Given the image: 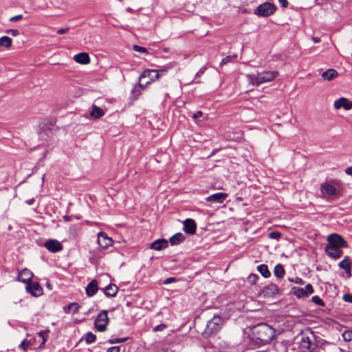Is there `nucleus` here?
<instances>
[{
  "label": "nucleus",
  "mask_w": 352,
  "mask_h": 352,
  "mask_svg": "<svg viewBox=\"0 0 352 352\" xmlns=\"http://www.w3.org/2000/svg\"><path fill=\"white\" fill-rule=\"evenodd\" d=\"M278 74L276 71H263L256 74H248L247 78L249 83L254 86H259L261 84L272 81Z\"/></svg>",
  "instance_id": "nucleus-1"
},
{
  "label": "nucleus",
  "mask_w": 352,
  "mask_h": 352,
  "mask_svg": "<svg viewBox=\"0 0 352 352\" xmlns=\"http://www.w3.org/2000/svg\"><path fill=\"white\" fill-rule=\"evenodd\" d=\"M253 333L258 340L263 342H267L274 338L275 331L274 329L268 324L261 323L254 327Z\"/></svg>",
  "instance_id": "nucleus-2"
},
{
  "label": "nucleus",
  "mask_w": 352,
  "mask_h": 352,
  "mask_svg": "<svg viewBox=\"0 0 352 352\" xmlns=\"http://www.w3.org/2000/svg\"><path fill=\"white\" fill-rule=\"evenodd\" d=\"M224 320L219 316H214L213 318L208 321L206 327L203 332V336L206 338L215 335L222 327Z\"/></svg>",
  "instance_id": "nucleus-3"
},
{
  "label": "nucleus",
  "mask_w": 352,
  "mask_h": 352,
  "mask_svg": "<svg viewBox=\"0 0 352 352\" xmlns=\"http://www.w3.org/2000/svg\"><path fill=\"white\" fill-rule=\"evenodd\" d=\"M276 10L274 4L265 2L259 5L254 10V14L259 16L267 17L272 15Z\"/></svg>",
  "instance_id": "nucleus-4"
},
{
  "label": "nucleus",
  "mask_w": 352,
  "mask_h": 352,
  "mask_svg": "<svg viewBox=\"0 0 352 352\" xmlns=\"http://www.w3.org/2000/svg\"><path fill=\"white\" fill-rule=\"evenodd\" d=\"M108 311L106 310H102L100 311L96 320H95V326L96 329L100 332H103L107 329V324L109 322V318H108Z\"/></svg>",
  "instance_id": "nucleus-5"
},
{
  "label": "nucleus",
  "mask_w": 352,
  "mask_h": 352,
  "mask_svg": "<svg viewBox=\"0 0 352 352\" xmlns=\"http://www.w3.org/2000/svg\"><path fill=\"white\" fill-rule=\"evenodd\" d=\"M328 245L339 248H346L347 243L338 234H329L327 237Z\"/></svg>",
  "instance_id": "nucleus-6"
},
{
  "label": "nucleus",
  "mask_w": 352,
  "mask_h": 352,
  "mask_svg": "<svg viewBox=\"0 0 352 352\" xmlns=\"http://www.w3.org/2000/svg\"><path fill=\"white\" fill-rule=\"evenodd\" d=\"M278 292V287L274 284H270L264 287L259 292L258 296L263 298L272 296Z\"/></svg>",
  "instance_id": "nucleus-7"
},
{
  "label": "nucleus",
  "mask_w": 352,
  "mask_h": 352,
  "mask_svg": "<svg viewBox=\"0 0 352 352\" xmlns=\"http://www.w3.org/2000/svg\"><path fill=\"white\" fill-rule=\"evenodd\" d=\"M146 77L149 78L150 80L146 82V86L151 84V82L154 81L155 79H158L160 78L159 71L157 69H146L142 73L139 80L141 81L142 78Z\"/></svg>",
  "instance_id": "nucleus-8"
},
{
  "label": "nucleus",
  "mask_w": 352,
  "mask_h": 352,
  "mask_svg": "<svg viewBox=\"0 0 352 352\" xmlns=\"http://www.w3.org/2000/svg\"><path fill=\"white\" fill-rule=\"evenodd\" d=\"M113 241L104 232H100L98 235V243L102 249L106 250L112 245Z\"/></svg>",
  "instance_id": "nucleus-9"
},
{
  "label": "nucleus",
  "mask_w": 352,
  "mask_h": 352,
  "mask_svg": "<svg viewBox=\"0 0 352 352\" xmlns=\"http://www.w3.org/2000/svg\"><path fill=\"white\" fill-rule=\"evenodd\" d=\"M44 246L51 252H58L63 250V245L57 240L48 239L45 242Z\"/></svg>",
  "instance_id": "nucleus-10"
},
{
  "label": "nucleus",
  "mask_w": 352,
  "mask_h": 352,
  "mask_svg": "<svg viewBox=\"0 0 352 352\" xmlns=\"http://www.w3.org/2000/svg\"><path fill=\"white\" fill-rule=\"evenodd\" d=\"M320 190L324 196H333L338 194V190L336 189V188L334 186L327 182L322 183L321 184Z\"/></svg>",
  "instance_id": "nucleus-11"
},
{
  "label": "nucleus",
  "mask_w": 352,
  "mask_h": 352,
  "mask_svg": "<svg viewBox=\"0 0 352 352\" xmlns=\"http://www.w3.org/2000/svg\"><path fill=\"white\" fill-rule=\"evenodd\" d=\"M25 289L34 296H39L43 293V289L38 283H30L26 285Z\"/></svg>",
  "instance_id": "nucleus-12"
},
{
  "label": "nucleus",
  "mask_w": 352,
  "mask_h": 352,
  "mask_svg": "<svg viewBox=\"0 0 352 352\" xmlns=\"http://www.w3.org/2000/svg\"><path fill=\"white\" fill-rule=\"evenodd\" d=\"M336 109H339L343 107L345 110H350L352 109V102L346 98H340L336 100L333 104Z\"/></svg>",
  "instance_id": "nucleus-13"
},
{
  "label": "nucleus",
  "mask_w": 352,
  "mask_h": 352,
  "mask_svg": "<svg viewBox=\"0 0 352 352\" xmlns=\"http://www.w3.org/2000/svg\"><path fill=\"white\" fill-rule=\"evenodd\" d=\"M325 252L329 257L335 259L339 258L342 254V251L340 248L329 245L325 248Z\"/></svg>",
  "instance_id": "nucleus-14"
},
{
  "label": "nucleus",
  "mask_w": 352,
  "mask_h": 352,
  "mask_svg": "<svg viewBox=\"0 0 352 352\" xmlns=\"http://www.w3.org/2000/svg\"><path fill=\"white\" fill-rule=\"evenodd\" d=\"M227 197L228 194L223 192H217L208 196L206 198V200L208 202L222 204Z\"/></svg>",
  "instance_id": "nucleus-15"
},
{
  "label": "nucleus",
  "mask_w": 352,
  "mask_h": 352,
  "mask_svg": "<svg viewBox=\"0 0 352 352\" xmlns=\"http://www.w3.org/2000/svg\"><path fill=\"white\" fill-rule=\"evenodd\" d=\"M197 225L192 219H187L184 221V230L186 233L193 234L195 233Z\"/></svg>",
  "instance_id": "nucleus-16"
},
{
  "label": "nucleus",
  "mask_w": 352,
  "mask_h": 352,
  "mask_svg": "<svg viewBox=\"0 0 352 352\" xmlns=\"http://www.w3.org/2000/svg\"><path fill=\"white\" fill-rule=\"evenodd\" d=\"M33 277V273L28 269H23L18 275V280L27 285L30 283Z\"/></svg>",
  "instance_id": "nucleus-17"
},
{
  "label": "nucleus",
  "mask_w": 352,
  "mask_h": 352,
  "mask_svg": "<svg viewBox=\"0 0 352 352\" xmlns=\"http://www.w3.org/2000/svg\"><path fill=\"white\" fill-rule=\"evenodd\" d=\"M168 241L166 239H157L151 244V248L155 250H161L168 247Z\"/></svg>",
  "instance_id": "nucleus-18"
},
{
  "label": "nucleus",
  "mask_w": 352,
  "mask_h": 352,
  "mask_svg": "<svg viewBox=\"0 0 352 352\" xmlns=\"http://www.w3.org/2000/svg\"><path fill=\"white\" fill-rule=\"evenodd\" d=\"M98 289L97 280H93L87 285L86 294L88 296H93L97 293Z\"/></svg>",
  "instance_id": "nucleus-19"
},
{
  "label": "nucleus",
  "mask_w": 352,
  "mask_h": 352,
  "mask_svg": "<svg viewBox=\"0 0 352 352\" xmlns=\"http://www.w3.org/2000/svg\"><path fill=\"white\" fill-rule=\"evenodd\" d=\"M311 346V341L307 336H302L300 343V349L302 352H307L310 351Z\"/></svg>",
  "instance_id": "nucleus-20"
},
{
  "label": "nucleus",
  "mask_w": 352,
  "mask_h": 352,
  "mask_svg": "<svg viewBox=\"0 0 352 352\" xmlns=\"http://www.w3.org/2000/svg\"><path fill=\"white\" fill-rule=\"evenodd\" d=\"M118 292V287L114 284H109L104 289L105 295L108 297H114Z\"/></svg>",
  "instance_id": "nucleus-21"
},
{
  "label": "nucleus",
  "mask_w": 352,
  "mask_h": 352,
  "mask_svg": "<svg viewBox=\"0 0 352 352\" xmlns=\"http://www.w3.org/2000/svg\"><path fill=\"white\" fill-rule=\"evenodd\" d=\"M74 59L76 62L81 64H87L90 61V58L88 54L85 52H81L75 55Z\"/></svg>",
  "instance_id": "nucleus-22"
},
{
  "label": "nucleus",
  "mask_w": 352,
  "mask_h": 352,
  "mask_svg": "<svg viewBox=\"0 0 352 352\" xmlns=\"http://www.w3.org/2000/svg\"><path fill=\"white\" fill-rule=\"evenodd\" d=\"M338 76V73L333 69H329L322 74V77L325 80H331Z\"/></svg>",
  "instance_id": "nucleus-23"
},
{
  "label": "nucleus",
  "mask_w": 352,
  "mask_h": 352,
  "mask_svg": "<svg viewBox=\"0 0 352 352\" xmlns=\"http://www.w3.org/2000/svg\"><path fill=\"white\" fill-rule=\"evenodd\" d=\"M339 267L343 270H344L349 276H351V263L349 261V256H346L344 259H343L339 263Z\"/></svg>",
  "instance_id": "nucleus-24"
},
{
  "label": "nucleus",
  "mask_w": 352,
  "mask_h": 352,
  "mask_svg": "<svg viewBox=\"0 0 352 352\" xmlns=\"http://www.w3.org/2000/svg\"><path fill=\"white\" fill-rule=\"evenodd\" d=\"M185 239V236L182 233H177L174 234L170 239V243L172 245H178L180 243L183 242Z\"/></svg>",
  "instance_id": "nucleus-25"
},
{
  "label": "nucleus",
  "mask_w": 352,
  "mask_h": 352,
  "mask_svg": "<svg viewBox=\"0 0 352 352\" xmlns=\"http://www.w3.org/2000/svg\"><path fill=\"white\" fill-rule=\"evenodd\" d=\"M80 307V306L78 303L72 302L63 309L65 312L67 314L72 312L73 314H75L78 311Z\"/></svg>",
  "instance_id": "nucleus-26"
},
{
  "label": "nucleus",
  "mask_w": 352,
  "mask_h": 352,
  "mask_svg": "<svg viewBox=\"0 0 352 352\" xmlns=\"http://www.w3.org/2000/svg\"><path fill=\"white\" fill-rule=\"evenodd\" d=\"M104 114V111L101 108L96 105L93 106V109L90 112V116L94 118H99L102 117Z\"/></svg>",
  "instance_id": "nucleus-27"
},
{
  "label": "nucleus",
  "mask_w": 352,
  "mask_h": 352,
  "mask_svg": "<svg viewBox=\"0 0 352 352\" xmlns=\"http://www.w3.org/2000/svg\"><path fill=\"white\" fill-rule=\"evenodd\" d=\"M12 38L7 36H3L0 38V46L5 47L8 49L12 46Z\"/></svg>",
  "instance_id": "nucleus-28"
},
{
  "label": "nucleus",
  "mask_w": 352,
  "mask_h": 352,
  "mask_svg": "<svg viewBox=\"0 0 352 352\" xmlns=\"http://www.w3.org/2000/svg\"><path fill=\"white\" fill-rule=\"evenodd\" d=\"M257 270L265 278H268L271 275V273L269 271L267 266L265 264H261L258 265L257 267Z\"/></svg>",
  "instance_id": "nucleus-29"
},
{
  "label": "nucleus",
  "mask_w": 352,
  "mask_h": 352,
  "mask_svg": "<svg viewBox=\"0 0 352 352\" xmlns=\"http://www.w3.org/2000/svg\"><path fill=\"white\" fill-rule=\"evenodd\" d=\"M146 87V86L145 85L142 84L140 81L139 83L133 87L131 91V94L136 98L141 94L140 88L144 89Z\"/></svg>",
  "instance_id": "nucleus-30"
},
{
  "label": "nucleus",
  "mask_w": 352,
  "mask_h": 352,
  "mask_svg": "<svg viewBox=\"0 0 352 352\" xmlns=\"http://www.w3.org/2000/svg\"><path fill=\"white\" fill-rule=\"evenodd\" d=\"M274 275L278 278H282L285 275V270L281 264H278L274 270Z\"/></svg>",
  "instance_id": "nucleus-31"
},
{
  "label": "nucleus",
  "mask_w": 352,
  "mask_h": 352,
  "mask_svg": "<svg viewBox=\"0 0 352 352\" xmlns=\"http://www.w3.org/2000/svg\"><path fill=\"white\" fill-rule=\"evenodd\" d=\"M49 331L48 330H44L40 331L38 335L39 337L42 338V342H41L39 345V348H43L45 345V343L47 340V335H48Z\"/></svg>",
  "instance_id": "nucleus-32"
},
{
  "label": "nucleus",
  "mask_w": 352,
  "mask_h": 352,
  "mask_svg": "<svg viewBox=\"0 0 352 352\" xmlns=\"http://www.w3.org/2000/svg\"><path fill=\"white\" fill-rule=\"evenodd\" d=\"M96 336L91 332H89L85 335V341L87 344L93 343L96 341Z\"/></svg>",
  "instance_id": "nucleus-33"
},
{
  "label": "nucleus",
  "mask_w": 352,
  "mask_h": 352,
  "mask_svg": "<svg viewBox=\"0 0 352 352\" xmlns=\"http://www.w3.org/2000/svg\"><path fill=\"white\" fill-rule=\"evenodd\" d=\"M128 340L127 338H113L109 340V342L110 344H116V343H122L126 342Z\"/></svg>",
  "instance_id": "nucleus-34"
},
{
  "label": "nucleus",
  "mask_w": 352,
  "mask_h": 352,
  "mask_svg": "<svg viewBox=\"0 0 352 352\" xmlns=\"http://www.w3.org/2000/svg\"><path fill=\"white\" fill-rule=\"evenodd\" d=\"M312 302L318 305L324 306V302L318 296H314L311 298Z\"/></svg>",
  "instance_id": "nucleus-35"
},
{
  "label": "nucleus",
  "mask_w": 352,
  "mask_h": 352,
  "mask_svg": "<svg viewBox=\"0 0 352 352\" xmlns=\"http://www.w3.org/2000/svg\"><path fill=\"white\" fill-rule=\"evenodd\" d=\"M303 289H305L306 296H308L314 293V288L311 284H307Z\"/></svg>",
  "instance_id": "nucleus-36"
},
{
  "label": "nucleus",
  "mask_w": 352,
  "mask_h": 352,
  "mask_svg": "<svg viewBox=\"0 0 352 352\" xmlns=\"http://www.w3.org/2000/svg\"><path fill=\"white\" fill-rule=\"evenodd\" d=\"M295 294L298 298H300V297H302L304 296H306V294L305 292V289L303 288H298L295 291Z\"/></svg>",
  "instance_id": "nucleus-37"
},
{
  "label": "nucleus",
  "mask_w": 352,
  "mask_h": 352,
  "mask_svg": "<svg viewBox=\"0 0 352 352\" xmlns=\"http://www.w3.org/2000/svg\"><path fill=\"white\" fill-rule=\"evenodd\" d=\"M280 233L278 232H272L269 234L268 236L270 239H278L280 237Z\"/></svg>",
  "instance_id": "nucleus-38"
},
{
  "label": "nucleus",
  "mask_w": 352,
  "mask_h": 352,
  "mask_svg": "<svg viewBox=\"0 0 352 352\" xmlns=\"http://www.w3.org/2000/svg\"><path fill=\"white\" fill-rule=\"evenodd\" d=\"M30 344V342L28 341L27 340H23L21 344L20 347L23 349V350H27L28 348V346Z\"/></svg>",
  "instance_id": "nucleus-39"
},
{
  "label": "nucleus",
  "mask_w": 352,
  "mask_h": 352,
  "mask_svg": "<svg viewBox=\"0 0 352 352\" xmlns=\"http://www.w3.org/2000/svg\"><path fill=\"white\" fill-rule=\"evenodd\" d=\"M133 49L135 52H146V49L145 47L139 46L138 45H134L133 46Z\"/></svg>",
  "instance_id": "nucleus-40"
},
{
  "label": "nucleus",
  "mask_w": 352,
  "mask_h": 352,
  "mask_svg": "<svg viewBox=\"0 0 352 352\" xmlns=\"http://www.w3.org/2000/svg\"><path fill=\"white\" fill-rule=\"evenodd\" d=\"M343 300H344L345 302H352V294H345L343 296Z\"/></svg>",
  "instance_id": "nucleus-41"
},
{
  "label": "nucleus",
  "mask_w": 352,
  "mask_h": 352,
  "mask_svg": "<svg viewBox=\"0 0 352 352\" xmlns=\"http://www.w3.org/2000/svg\"><path fill=\"white\" fill-rule=\"evenodd\" d=\"M7 33L10 34L13 36H16L19 34V31L18 30L10 29L7 30Z\"/></svg>",
  "instance_id": "nucleus-42"
},
{
  "label": "nucleus",
  "mask_w": 352,
  "mask_h": 352,
  "mask_svg": "<svg viewBox=\"0 0 352 352\" xmlns=\"http://www.w3.org/2000/svg\"><path fill=\"white\" fill-rule=\"evenodd\" d=\"M22 18H23V15L22 14L16 15V16L11 17L10 19V21L15 22V21L21 20Z\"/></svg>",
  "instance_id": "nucleus-43"
},
{
  "label": "nucleus",
  "mask_w": 352,
  "mask_h": 352,
  "mask_svg": "<svg viewBox=\"0 0 352 352\" xmlns=\"http://www.w3.org/2000/svg\"><path fill=\"white\" fill-rule=\"evenodd\" d=\"M343 336L344 337L345 340H351L352 339V331H346L343 334Z\"/></svg>",
  "instance_id": "nucleus-44"
},
{
  "label": "nucleus",
  "mask_w": 352,
  "mask_h": 352,
  "mask_svg": "<svg viewBox=\"0 0 352 352\" xmlns=\"http://www.w3.org/2000/svg\"><path fill=\"white\" fill-rule=\"evenodd\" d=\"M120 346H112L107 349V352H120Z\"/></svg>",
  "instance_id": "nucleus-45"
},
{
  "label": "nucleus",
  "mask_w": 352,
  "mask_h": 352,
  "mask_svg": "<svg viewBox=\"0 0 352 352\" xmlns=\"http://www.w3.org/2000/svg\"><path fill=\"white\" fill-rule=\"evenodd\" d=\"M166 327V326L164 324H159L157 326H156L155 328H154V331H162L164 330L165 328Z\"/></svg>",
  "instance_id": "nucleus-46"
},
{
  "label": "nucleus",
  "mask_w": 352,
  "mask_h": 352,
  "mask_svg": "<svg viewBox=\"0 0 352 352\" xmlns=\"http://www.w3.org/2000/svg\"><path fill=\"white\" fill-rule=\"evenodd\" d=\"M233 58L230 56H226V58H224L221 62V65H224V64H226L227 63L230 62Z\"/></svg>",
  "instance_id": "nucleus-47"
},
{
  "label": "nucleus",
  "mask_w": 352,
  "mask_h": 352,
  "mask_svg": "<svg viewBox=\"0 0 352 352\" xmlns=\"http://www.w3.org/2000/svg\"><path fill=\"white\" fill-rule=\"evenodd\" d=\"M69 28H61V29H59L57 32L58 34H65L67 32H68Z\"/></svg>",
  "instance_id": "nucleus-48"
},
{
  "label": "nucleus",
  "mask_w": 352,
  "mask_h": 352,
  "mask_svg": "<svg viewBox=\"0 0 352 352\" xmlns=\"http://www.w3.org/2000/svg\"><path fill=\"white\" fill-rule=\"evenodd\" d=\"M203 112L201 111H198L197 113H194L192 116L193 119H197V118H199L202 116Z\"/></svg>",
  "instance_id": "nucleus-49"
},
{
  "label": "nucleus",
  "mask_w": 352,
  "mask_h": 352,
  "mask_svg": "<svg viewBox=\"0 0 352 352\" xmlns=\"http://www.w3.org/2000/svg\"><path fill=\"white\" fill-rule=\"evenodd\" d=\"M278 2L280 3V6L283 8H287L288 5V2L287 0H278Z\"/></svg>",
  "instance_id": "nucleus-50"
},
{
  "label": "nucleus",
  "mask_w": 352,
  "mask_h": 352,
  "mask_svg": "<svg viewBox=\"0 0 352 352\" xmlns=\"http://www.w3.org/2000/svg\"><path fill=\"white\" fill-rule=\"evenodd\" d=\"M175 280V278L170 277V278H168L165 279L164 281V283L167 285V284H169L170 283H173Z\"/></svg>",
  "instance_id": "nucleus-51"
},
{
  "label": "nucleus",
  "mask_w": 352,
  "mask_h": 352,
  "mask_svg": "<svg viewBox=\"0 0 352 352\" xmlns=\"http://www.w3.org/2000/svg\"><path fill=\"white\" fill-rule=\"evenodd\" d=\"M249 278L251 281L255 282L258 278V277L256 274H252L250 276Z\"/></svg>",
  "instance_id": "nucleus-52"
},
{
  "label": "nucleus",
  "mask_w": 352,
  "mask_h": 352,
  "mask_svg": "<svg viewBox=\"0 0 352 352\" xmlns=\"http://www.w3.org/2000/svg\"><path fill=\"white\" fill-rule=\"evenodd\" d=\"M345 173L349 175H352V167H348L345 169Z\"/></svg>",
  "instance_id": "nucleus-53"
},
{
  "label": "nucleus",
  "mask_w": 352,
  "mask_h": 352,
  "mask_svg": "<svg viewBox=\"0 0 352 352\" xmlns=\"http://www.w3.org/2000/svg\"><path fill=\"white\" fill-rule=\"evenodd\" d=\"M205 71V69L204 68H202L196 74V76H200L201 75H202L204 74Z\"/></svg>",
  "instance_id": "nucleus-54"
},
{
  "label": "nucleus",
  "mask_w": 352,
  "mask_h": 352,
  "mask_svg": "<svg viewBox=\"0 0 352 352\" xmlns=\"http://www.w3.org/2000/svg\"><path fill=\"white\" fill-rule=\"evenodd\" d=\"M34 199H31L27 200L26 203L28 205H32L34 203Z\"/></svg>",
  "instance_id": "nucleus-55"
},
{
  "label": "nucleus",
  "mask_w": 352,
  "mask_h": 352,
  "mask_svg": "<svg viewBox=\"0 0 352 352\" xmlns=\"http://www.w3.org/2000/svg\"><path fill=\"white\" fill-rule=\"evenodd\" d=\"M296 283L298 284H302L303 281L301 278H297L296 280Z\"/></svg>",
  "instance_id": "nucleus-56"
},
{
  "label": "nucleus",
  "mask_w": 352,
  "mask_h": 352,
  "mask_svg": "<svg viewBox=\"0 0 352 352\" xmlns=\"http://www.w3.org/2000/svg\"><path fill=\"white\" fill-rule=\"evenodd\" d=\"M312 39L315 43H319L320 41V39L318 37H313Z\"/></svg>",
  "instance_id": "nucleus-57"
},
{
  "label": "nucleus",
  "mask_w": 352,
  "mask_h": 352,
  "mask_svg": "<svg viewBox=\"0 0 352 352\" xmlns=\"http://www.w3.org/2000/svg\"><path fill=\"white\" fill-rule=\"evenodd\" d=\"M158 71H159V74L160 73L164 74V73H166L167 72V69H160Z\"/></svg>",
  "instance_id": "nucleus-58"
},
{
  "label": "nucleus",
  "mask_w": 352,
  "mask_h": 352,
  "mask_svg": "<svg viewBox=\"0 0 352 352\" xmlns=\"http://www.w3.org/2000/svg\"><path fill=\"white\" fill-rule=\"evenodd\" d=\"M156 352H168L167 351L164 350V349H160Z\"/></svg>",
  "instance_id": "nucleus-59"
},
{
  "label": "nucleus",
  "mask_w": 352,
  "mask_h": 352,
  "mask_svg": "<svg viewBox=\"0 0 352 352\" xmlns=\"http://www.w3.org/2000/svg\"><path fill=\"white\" fill-rule=\"evenodd\" d=\"M307 352H313V351H307Z\"/></svg>",
  "instance_id": "nucleus-60"
}]
</instances>
